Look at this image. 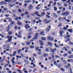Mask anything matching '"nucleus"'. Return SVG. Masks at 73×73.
<instances>
[{
    "instance_id": "nucleus-1",
    "label": "nucleus",
    "mask_w": 73,
    "mask_h": 73,
    "mask_svg": "<svg viewBox=\"0 0 73 73\" xmlns=\"http://www.w3.org/2000/svg\"><path fill=\"white\" fill-rule=\"evenodd\" d=\"M12 37H13V36H6L5 38H9L8 40H6L5 41L6 43H7L8 42H11L12 41Z\"/></svg>"
},
{
    "instance_id": "nucleus-2",
    "label": "nucleus",
    "mask_w": 73,
    "mask_h": 73,
    "mask_svg": "<svg viewBox=\"0 0 73 73\" xmlns=\"http://www.w3.org/2000/svg\"><path fill=\"white\" fill-rule=\"evenodd\" d=\"M54 64L55 65H56V66H58V68H61V67L62 66V63H60V64H58L57 63V62H56V61H54Z\"/></svg>"
},
{
    "instance_id": "nucleus-3",
    "label": "nucleus",
    "mask_w": 73,
    "mask_h": 73,
    "mask_svg": "<svg viewBox=\"0 0 73 73\" xmlns=\"http://www.w3.org/2000/svg\"><path fill=\"white\" fill-rule=\"evenodd\" d=\"M70 66H71L70 64H69V63H68V65L64 66V68H66V69H69Z\"/></svg>"
},
{
    "instance_id": "nucleus-4",
    "label": "nucleus",
    "mask_w": 73,
    "mask_h": 73,
    "mask_svg": "<svg viewBox=\"0 0 73 73\" xmlns=\"http://www.w3.org/2000/svg\"><path fill=\"white\" fill-rule=\"evenodd\" d=\"M69 14V12H68V11H66L65 12L63 13L62 14V16H64L65 15H66V16H68Z\"/></svg>"
},
{
    "instance_id": "nucleus-5",
    "label": "nucleus",
    "mask_w": 73,
    "mask_h": 73,
    "mask_svg": "<svg viewBox=\"0 0 73 73\" xmlns=\"http://www.w3.org/2000/svg\"><path fill=\"white\" fill-rule=\"evenodd\" d=\"M25 29H28V28H31V26H29V24H27L25 25Z\"/></svg>"
},
{
    "instance_id": "nucleus-6",
    "label": "nucleus",
    "mask_w": 73,
    "mask_h": 73,
    "mask_svg": "<svg viewBox=\"0 0 73 73\" xmlns=\"http://www.w3.org/2000/svg\"><path fill=\"white\" fill-rule=\"evenodd\" d=\"M33 8V6L31 5H30L28 7L29 10V11H31L32 10V9Z\"/></svg>"
},
{
    "instance_id": "nucleus-7",
    "label": "nucleus",
    "mask_w": 73,
    "mask_h": 73,
    "mask_svg": "<svg viewBox=\"0 0 73 73\" xmlns=\"http://www.w3.org/2000/svg\"><path fill=\"white\" fill-rule=\"evenodd\" d=\"M39 42L40 43V46H43V45H44V43L41 40H39Z\"/></svg>"
},
{
    "instance_id": "nucleus-8",
    "label": "nucleus",
    "mask_w": 73,
    "mask_h": 73,
    "mask_svg": "<svg viewBox=\"0 0 73 73\" xmlns=\"http://www.w3.org/2000/svg\"><path fill=\"white\" fill-rule=\"evenodd\" d=\"M67 61H68V62H69L70 63V62H73V59H68L67 60Z\"/></svg>"
},
{
    "instance_id": "nucleus-9",
    "label": "nucleus",
    "mask_w": 73,
    "mask_h": 73,
    "mask_svg": "<svg viewBox=\"0 0 73 73\" xmlns=\"http://www.w3.org/2000/svg\"><path fill=\"white\" fill-rule=\"evenodd\" d=\"M18 23H17V24L18 25H19V26H20V25H21V24H22V23H21V22L19 21H17Z\"/></svg>"
},
{
    "instance_id": "nucleus-10",
    "label": "nucleus",
    "mask_w": 73,
    "mask_h": 73,
    "mask_svg": "<svg viewBox=\"0 0 73 73\" xmlns=\"http://www.w3.org/2000/svg\"><path fill=\"white\" fill-rule=\"evenodd\" d=\"M8 35L9 36H11L12 35V32L11 31L8 32Z\"/></svg>"
},
{
    "instance_id": "nucleus-11",
    "label": "nucleus",
    "mask_w": 73,
    "mask_h": 73,
    "mask_svg": "<svg viewBox=\"0 0 73 73\" xmlns=\"http://www.w3.org/2000/svg\"><path fill=\"white\" fill-rule=\"evenodd\" d=\"M60 33V35H62V33H64V31H59Z\"/></svg>"
},
{
    "instance_id": "nucleus-12",
    "label": "nucleus",
    "mask_w": 73,
    "mask_h": 73,
    "mask_svg": "<svg viewBox=\"0 0 73 73\" xmlns=\"http://www.w3.org/2000/svg\"><path fill=\"white\" fill-rule=\"evenodd\" d=\"M48 56V54L44 53L43 54V56H44V57H46Z\"/></svg>"
},
{
    "instance_id": "nucleus-13",
    "label": "nucleus",
    "mask_w": 73,
    "mask_h": 73,
    "mask_svg": "<svg viewBox=\"0 0 73 73\" xmlns=\"http://www.w3.org/2000/svg\"><path fill=\"white\" fill-rule=\"evenodd\" d=\"M11 62H12L13 65H16V62L13 60H11Z\"/></svg>"
},
{
    "instance_id": "nucleus-14",
    "label": "nucleus",
    "mask_w": 73,
    "mask_h": 73,
    "mask_svg": "<svg viewBox=\"0 0 73 73\" xmlns=\"http://www.w3.org/2000/svg\"><path fill=\"white\" fill-rule=\"evenodd\" d=\"M68 32H69L70 33L73 32V30L72 29H69L68 30Z\"/></svg>"
},
{
    "instance_id": "nucleus-15",
    "label": "nucleus",
    "mask_w": 73,
    "mask_h": 73,
    "mask_svg": "<svg viewBox=\"0 0 73 73\" xmlns=\"http://www.w3.org/2000/svg\"><path fill=\"white\" fill-rule=\"evenodd\" d=\"M68 58H73V55H70L68 56Z\"/></svg>"
},
{
    "instance_id": "nucleus-16",
    "label": "nucleus",
    "mask_w": 73,
    "mask_h": 73,
    "mask_svg": "<svg viewBox=\"0 0 73 73\" xmlns=\"http://www.w3.org/2000/svg\"><path fill=\"white\" fill-rule=\"evenodd\" d=\"M39 34L38 33H36L35 34V37H37V38H38V36Z\"/></svg>"
},
{
    "instance_id": "nucleus-17",
    "label": "nucleus",
    "mask_w": 73,
    "mask_h": 73,
    "mask_svg": "<svg viewBox=\"0 0 73 73\" xmlns=\"http://www.w3.org/2000/svg\"><path fill=\"white\" fill-rule=\"evenodd\" d=\"M26 43L27 45H30V44H31V42L29 41L28 42H26Z\"/></svg>"
},
{
    "instance_id": "nucleus-18",
    "label": "nucleus",
    "mask_w": 73,
    "mask_h": 73,
    "mask_svg": "<svg viewBox=\"0 0 73 73\" xmlns=\"http://www.w3.org/2000/svg\"><path fill=\"white\" fill-rule=\"evenodd\" d=\"M53 15L54 16L55 18H57V15H56V13H53Z\"/></svg>"
},
{
    "instance_id": "nucleus-19",
    "label": "nucleus",
    "mask_w": 73,
    "mask_h": 73,
    "mask_svg": "<svg viewBox=\"0 0 73 73\" xmlns=\"http://www.w3.org/2000/svg\"><path fill=\"white\" fill-rule=\"evenodd\" d=\"M39 49H40V47H36L35 48V50L36 51H38Z\"/></svg>"
},
{
    "instance_id": "nucleus-20",
    "label": "nucleus",
    "mask_w": 73,
    "mask_h": 73,
    "mask_svg": "<svg viewBox=\"0 0 73 73\" xmlns=\"http://www.w3.org/2000/svg\"><path fill=\"white\" fill-rule=\"evenodd\" d=\"M41 39L42 40H43V41H45V40H46V38L44 37H42L41 38Z\"/></svg>"
},
{
    "instance_id": "nucleus-21",
    "label": "nucleus",
    "mask_w": 73,
    "mask_h": 73,
    "mask_svg": "<svg viewBox=\"0 0 73 73\" xmlns=\"http://www.w3.org/2000/svg\"><path fill=\"white\" fill-rule=\"evenodd\" d=\"M10 26H11V27H12V25H9L8 26V27L7 28V29H11V27H10Z\"/></svg>"
},
{
    "instance_id": "nucleus-22",
    "label": "nucleus",
    "mask_w": 73,
    "mask_h": 73,
    "mask_svg": "<svg viewBox=\"0 0 73 73\" xmlns=\"http://www.w3.org/2000/svg\"><path fill=\"white\" fill-rule=\"evenodd\" d=\"M44 32L43 31H41L40 33V35H43L44 34Z\"/></svg>"
},
{
    "instance_id": "nucleus-23",
    "label": "nucleus",
    "mask_w": 73,
    "mask_h": 73,
    "mask_svg": "<svg viewBox=\"0 0 73 73\" xmlns=\"http://www.w3.org/2000/svg\"><path fill=\"white\" fill-rule=\"evenodd\" d=\"M50 50L52 53H54V50L53 49H51Z\"/></svg>"
},
{
    "instance_id": "nucleus-24",
    "label": "nucleus",
    "mask_w": 73,
    "mask_h": 73,
    "mask_svg": "<svg viewBox=\"0 0 73 73\" xmlns=\"http://www.w3.org/2000/svg\"><path fill=\"white\" fill-rule=\"evenodd\" d=\"M49 31H50V29H49V28H47L46 30V32H49Z\"/></svg>"
},
{
    "instance_id": "nucleus-25",
    "label": "nucleus",
    "mask_w": 73,
    "mask_h": 73,
    "mask_svg": "<svg viewBox=\"0 0 73 73\" xmlns=\"http://www.w3.org/2000/svg\"><path fill=\"white\" fill-rule=\"evenodd\" d=\"M48 60H52V57L49 56L48 57Z\"/></svg>"
},
{
    "instance_id": "nucleus-26",
    "label": "nucleus",
    "mask_w": 73,
    "mask_h": 73,
    "mask_svg": "<svg viewBox=\"0 0 73 73\" xmlns=\"http://www.w3.org/2000/svg\"><path fill=\"white\" fill-rule=\"evenodd\" d=\"M54 9L55 11H57V8L56 7H54Z\"/></svg>"
},
{
    "instance_id": "nucleus-27",
    "label": "nucleus",
    "mask_w": 73,
    "mask_h": 73,
    "mask_svg": "<svg viewBox=\"0 0 73 73\" xmlns=\"http://www.w3.org/2000/svg\"><path fill=\"white\" fill-rule=\"evenodd\" d=\"M48 44L50 46H51V45H52V43L50 42H48Z\"/></svg>"
},
{
    "instance_id": "nucleus-28",
    "label": "nucleus",
    "mask_w": 73,
    "mask_h": 73,
    "mask_svg": "<svg viewBox=\"0 0 73 73\" xmlns=\"http://www.w3.org/2000/svg\"><path fill=\"white\" fill-rule=\"evenodd\" d=\"M45 15V12H42L41 14V15L42 16H44Z\"/></svg>"
},
{
    "instance_id": "nucleus-29",
    "label": "nucleus",
    "mask_w": 73,
    "mask_h": 73,
    "mask_svg": "<svg viewBox=\"0 0 73 73\" xmlns=\"http://www.w3.org/2000/svg\"><path fill=\"white\" fill-rule=\"evenodd\" d=\"M50 38H51L50 36H48L47 37V40H50Z\"/></svg>"
},
{
    "instance_id": "nucleus-30",
    "label": "nucleus",
    "mask_w": 73,
    "mask_h": 73,
    "mask_svg": "<svg viewBox=\"0 0 73 73\" xmlns=\"http://www.w3.org/2000/svg\"><path fill=\"white\" fill-rule=\"evenodd\" d=\"M30 48H31V49H33L34 48V46L31 45L30 46Z\"/></svg>"
},
{
    "instance_id": "nucleus-31",
    "label": "nucleus",
    "mask_w": 73,
    "mask_h": 73,
    "mask_svg": "<svg viewBox=\"0 0 73 73\" xmlns=\"http://www.w3.org/2000/svg\"><path fill=\"white\" fill-rule=\"evenodd\" d=\"M8 64H5V66H4V68H7V66H8Z\"/></svg>"
},
{
    "instance_id": "nucleus-32",
    "label": "nucleus",
    "mask_w": 73,
    "mask_h": 73,
    "mask_svg": "<svg viewBox=\"0 0 73 73\" xmlns=\"http://www.w3.org/2000/svg\"><path fill=\"white\" fill-rule=\"evenodd\" d=\"M17 37H19V38H21V37L22 36H21V35L18 34L17 36Z\"/></svg>"
},
{
    "instance_id": "nucleus-33",
    "label": "nucleus",
    "mask_w": 73,
    "mask_h": 73,
    "mask_svg": "<svg viewBox=\"0 0 73 73\" xmlns=\"http://www.w3.org/2000/svg\"><path fill=\"white\" fill-rule=\"evenodd\" d=\"M6 57V56H3V60H4V61H5V58Z\"/></svg>"
},
{
    "instance_id": "nucleus-34",
    "label": "nucleus",
    "mask_w": 73,
    "mask_h": 73,
    "mask_svg": "<svg viewBox=\"0 0 73 73\" xmlns=\"http://www.w3.org/2000/svg\"><path fill=\"white\" fill-rule=\"evenodd\" d=\"M25 23H26V24H27V23H29V24H30L31 23V22H30V21H26L25 22Z\"/></svg>"
},
{
    "instance_id": "nucleus-35",
    "label": "nucleus",
    "mask_w": 73,
    "mask_h": 73,
    "mask_svg": "<svg viewBox=\"0 0 73 73\" xmlns=\"http://www.w3.org/2000/svg\"><path fill=\"white\" fill-rule=\"evenodd\" d=\"M18 11L20 13H21V12H22V11L20 9H18Z\"/></svg>"
},
{
    "instance_id": "nucleus-36",
    "label": "nucleus",
    "mask_w": 73,
    "mask_h": 73,
    "mask_svg": "<svg viewBox=\"0 0 73 73\" xmlns=\"http://www.w3.org/2000/svg\"><path fill=\"white\" fill-rule=\"evenodd\" d=\"M57 5H58L59 7H61V4L60 3H58Z\"/></svg>"
},
{
    "instance_id": "nucleus-37",
    "label": "nucleus",
    "mask_w": 73,
    "mask_h": 73,
    "mask_svg": "<svg viewBox=\"0 0 73 73\" xmlns=\"http://www.w3.org/2000/svg\"><path fill=\"white\" fill-rule=\"evenodd\" d=\"M51 21V20H49L48 21H47L45 22V24H48V23H50V22Z\"/></svg>"
},
{
    "instance_id": "nucleus-38",
    "label": "nucleus",
    "mask_w": 73,
    "mask_h": 73,
    "mask_svg": "<svg viewBox=\"0 0 73 73\" xmlns=\"http://www.w3.org/2000/svg\"><path fill=\"white\" fill-rule=\"evenodd\" d=\"M15 20H16V21H19V20H19V17H16L15 19Z\"/></svg>"
},
{
    "instance_id": "nucleus-39",
    "label": "nucleus",
    "mask_w": 73,
    "mask_h": 73,
    "mask_svg": "<svg viewBox=\"0 0 73 73\" xmlns=\"http://www.w3.org/2000/svg\"><path fill=\"white\" fill-rule=\"evenodd\" d=\"M50 41H53L54 40V38L53 37H51V38H50Z\"/></svg>"
},
{
    "instance_id": "nucleus-40",
    "label": "nucleus",
    "mask_w": 73,
    "mask_h": 73,
    "mask_svg": "<svg viewBox=\"0 0 73 73\" xmlns=\"http://www.w3.org/2000/svg\"><path fill=\"white\" fill-rule=\"evenodd\" d=\"M4 4V1H2L0 2V5H3Z\"/></svg>"
},
{
    "instance_id": "nucleus-41",
    "label": "nucleus",
    "mask_w": 73,
    "mask_h": 73,
    "mask_svg": "<svg viewBox=\"0 0 73 73\" xmlns=\"http://www.w3.org/2000/svg\"><path fill=\"white\" fill-rule=\"evenodd\" d=\"M46 17L47 18H50V17L48 15H46Z\"/></svg>"
},
{
    "instance_id": "nucleus-42",
    "label": "nucleus",
    "mask_w": 73,
    "mask_h": 73,
    "mask_svg": "<svg viewBox=\"0 0 73 73\" xmlns=\"http://www.w3.org/2000/svg\"><path fill=\"white\" fill-rule=\"evenodd\" d=\"M63 29L64 30V31H66V30H67V29H68L65 27H63Z\"/></svg>"
},
{
    "instance_id": "nucleus-43",
    "label": "nucleus",
    "mask_w": 73,
    "mask_h": 73,
    "mask_svg": "<svg viewBox=\"0 0 73 73\" xmlns=\"http://www.w3.org/2000/svg\"><path fill=\"white\" fill-rule=\"evenodd\" d=\"M7 45H4L3 46V49H7Z\"/></svg>"
},
{
    "instance_id": "nucleus-44",
    "label": "nucleus",
    "mask_w": 73,
    "mask_h": 73,
    "mask_svg": "<svg viewBox=\"0 0 73 73\" xmlns=\"http://www.w3.org/2000/svg\"><path fill=\"white\" fill-rule=\"evenodd\" d=\"M71 17V16H69L67 17V19H70Z\"/></svg>"
},
{
    "instance_id": "nucleus-45",
    "label": "nucleus",
    "mask_w": 73,
    "mask_h": 73,
    "mask_svg": "<svg viewBox=\"0 0 73 73\" xmlns=\"http://www.w3.org/2000/svg\"><path fill=\"white\" fill-rule=\"evenodd\" d=\"M22 33V31H20L18 33V35H21Z\"/></svg>"
},
{
    "instance_id": "nucleus-46",
    "label": "nucleus",
    "mask_w": 73,
    "mask_h": 73,
    "mask_svg": "<svg viewBox=\"0 0 73 73\" xmlns=\"http://www.w3.org/2000/svg\"><path fill=\"white\" fill-rule=\"evenodd\" d=\"M21 49H20L19 50V51H18V54H20V52H21Z\"/></svg>"
},
{
    "instance_id": "nucleus-47",
    "label": "nucleus",
    "mask_w": 73,
    "mask_h": 73,
    "mask_svg": "<svg viewBox=\"0 0 73 73\" xmlns=\"http://www.w3.org/2000/svg\"><path fill=\"white\" fill-rule=\"evenodd\" d=\"M11 24H13V25L15 24V22L11 21Z\"/></svg>"
},
{
    "instance_id": "nucleus-48",
    "label": "nucleus",
    "mask_w": 73,
    "mask_h": 73,
    "mask_svg": "<svg viewBox=\"0 0 73 73\" xmlns=\"http://www.w3.org/2000/svg\"><path fill=\"white\" fill-rule=\"evenodd\" d=\"M61 25H62V24H61V23H60L59 24L58 26L60 27H61Z\"/></svg>"
},
{
    "instance_id": "nucleus-49",
    "label": "nucleus",
    "mask_w": 73,
    "mask_h": 73,
    "mask_svg": "<svg viewBox=\"0 0 73 73\" xmlns=\"http://www.w3.org/2000/svg\"><path fill=\"white\" fill-rule=\"evenodd\" d=\"M35 40H37V38L35 36L34 38H33V40H35Z\"/></svg>"
},
{
    "instance_id": "nucleus-50",
    "label": "nucleus",
    "mask_w": 73,
    "mask_h": 73,
    "mask_svg": "<svg viewBox=\"0 0 73 73\" xmlns=\"http://www.w3.org/2000/svg\"><path fill=\"white\" fill-rule=\"evenodd\" d=\"M30 2H31V1H25V3H30Z\"/></svg>"
},
{
    "instance_id": "nucleus-51",
    "label": "nucleus",
    "mask_w": 73,
    "mask_h": 73,
    "mask_svg": "<svg viewBox=\"0 0 73 73\" xmlns=\"http://www.w3.org/2000/svg\"><path fill=\"white\" fill-rule=\"evenodd\" d=\"M66 37V38H69V37H70V35H68L65 36Z\"/></svg>"
},
{
    "instance_id": "nucleus-52",
    "label": "nucleus",
    "mask_w": 73,
    "mask_h": 73,
    "mask_svg": "<svg viewBox=\"0 0 73 73\" xmlns=\"http://www.w3.org/2000/svg\"><path fill=\"white\" fill-rule=\"evenodd\" d=\"M25 13L26 15H28L29 13H28V12H25Z\"/></svg>"
},
{
    "instance_id": "nucleus-53",
    "label": "nucleus",
    "mask_w": 73,
    "mask_h": 73,
    "mask_svg": "<svg viewBox=\"0 0 73 73\" xmlns=\"http://www.w3.org/2000/svg\"><path fill=\"white\" fill-rule=\"evenodd\" d=\"M68 53L70 54H72V52H71L70 51H68Z\"/></svg>"
},
{
    "instance_id": "nucleus-54",
    "label": "nucleus",
    "mask_w": 73,
    "mask_h": 73,
    "mask_svg": "<svg viewBox=\"0 0 73 73\" xmlns=\"http://www.w3.org/2000/svg\"><path fill=\"white\" fill-rule=\"evenodd\" d=\"M55 57L56 58H59V57H60V56H57V55H55Z\"/></svg>"
},
{
    "instance_id": "nucleus-55",
    "label": "nucleus",
    "mask_w": 73,
    "mask_h": 73,
    "mask_svg": "<svg viewBox=\"0 0 73 73\" xmlns=\"http://www.w3.org/2000/svg\"><path fill=\"white\" fill-rule=\"evenodd\" d=\"M32 28H31L29 30V31L30 32H32Z\"/></svg>"
},
{
    "instance_id": "nucleus-56",
    "label": "nucleus",
    "mask_w": 73,
    "mask_h": 73,
    "mask_svg": "<svg viewBox=\"0 0 73 73\" xmlns=\"http://www.w3.org/2000/svg\"><path fill=\"white\" fill-rule=\"evenodd\" d=\"M33 56H34V57H36L37 54H36L35 53H34L33 54Z\"/></svg>"
},
{
    "instance_id": "nucleus-57",
    "label": "nucleus",
    "mask_w": 73,
    "mask_h": 73,
    "mask_svg": "<svg viewBox=\"0 0 73 73\" xmlns=\"http://www.w3.org/2000/svg\"><path fill=\"white\" fill-rule=\"evenodd\" d=\"M68 56V54H65L64 55V57H66V56Z\"/></svg>"
},
{
    "instance_id": "nucleus-58",
    "label": "nucleus",
    "mask_w": 73,
    "mask_h": 73,
    "mask_svg": "<svg viewBox=\"0 0 73 73\" xmlns=\"http://www.w3.org/2000/svg\"><path fill=\"white\" fill-rule=\"evenodd\" d=\"M46 52H49V49H48V48H46Z\"/></svg>"
},
{
    "instance_id": "nucleus-59",
    "label": "nucleus",
    "mask_w": 73,
    "mask_h": 73,
    "mask_svg": "<svg viewBox=\"0 0 73 73\" xmlns=\"http://www.w3.org/2000/svg\"><path fill=\"white\" fill-rule=\"evenodd\" d=\"M60 70L62 71L63 72H64V71H65L64 69H63V68H62L60 69Z\"/></svg>"
},
{
    "instance_id": "nucleus-60",
    "label": "nucleus",
    "mask_w": 73,
    "mask_h": 73,
    "mask_svg": "<svg viewBox=\"0 0 73 73\" xmlns=\"http://www.w3.org/2000/svg\"><path fill=\"white\" fill-rule=\"evenodd\" d=\"M25 62L26 63V64H29V62H28V61L27 60H25Z\"/></svg>"
},
{
    "instance_id": "nucleus-61",
    "label": "nucleus",
    "mask_w": 73,
    "mask_h": 73,
    "mask_svg": "<svg viewBox=\"0 0 73 73\" xmlns=\"http://www.w3.org/2000/svg\"><path fill=\"white\" fill-rule=\"evenodd\" d=\"M3 9H4V10L6 11H8V9H6L5 8H4Z\"/></svg>"
},
{
    "instance_id": "nucleus-62",
    "label": "nucleus",
    "mask_w": 73,
    "mask_h": 73,
    "mask_svg": "<svg viewBox=\"0 0 73 73\" xmlns=\"http://www.w3.org/2000/svg\"><path fill=\"white\" fill-rule=\"evenodd\" d=\"M31 36H30V35H28V38H31Z\"/></svg>"
},
{
    "instance_id": "nucleus-63",
    "label": "nucleus",
    "mask_w": 73,
    "mask_h": 73,
    "mask_svg": "<svg viewBox=\"0 0 73 73\" xmlns=\"http://www.w3.org/2000/svg\"><path fill=\"white\" fill-rule=\"evenodd\" d=\"M38 13V12L36 11L34 13V14L35 15H36V14H37Z\"/></svg>"
},
{
    "instance_id": "nucleus-64",
    "label": "nucleus",
    "mask_w": 73,
    "mask_h": 73,
    "mask_svg": "<svg viewBox=\"0 0 73 73\" xmlns=\"http://www.w3.org/2000/svg\"><path fill=\"white\" fill-rule=\"evenodd\" d=\"M36 16H39V17H41V15L40 14H36Z\"/></svg>"
}]
</instances>
